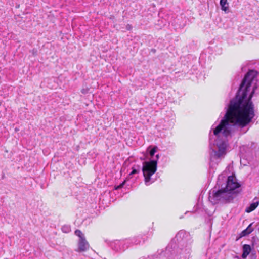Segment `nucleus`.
<instances>
[{"label":"nucleus","mask_w":259,"mask_h":259,"mask_svg":"<svg viewBox=\"0 0 259 259\" xmlns=\"http://www.w3.org/2000/svg\"><path fill=\"white\" fill-rule=\"evenodd\" d=\"M256 72L250 71L245 76L235 98L230 101L227 112L221 122L212 128L215 136L211 142V157L220 158L226 154V138L231 135L235 125L244 127L253 118L254 105L251 98L257 88Z\"/></svg>","instance_id":"f257e3e1"},{"label":"nucleus","mask_w":259,"mask_h":259,"mask_svg":"<svg viewBox=\"0 0 259 259\" xmlns=\"http://www.w3.org/2000/svg\"><path fill=\"white\" fill-rule=\"evenodd\" d=\"M209 199L213 204L219 203H227L232 201L233 196L230 192L226 191L224 188H222L218 191L212 190L209 193Z\"/></svg>","instance_id":"f03ea898"},{"label":"nucleus","mask_w":259,"mask_h":259,"mask_svg":"<svg viewBox=\"0 0 259 259\" xmlns=\"http://www.w3.org/2000/svg\"><path fill=\"white\" fill-rule=\"evenodd\" d=\"M157 161L155 160L143 163L142 172L145 183L147 186L150 185L154 181L151 177L157 170Z\"/></svg>","instance_id":"7ed1b4c3"},{"label":"nucleus","mask_w":259,"mask_h":259,"mask_svg":"<svg viewBox=\"0 0 259 259\" xmlns=\"http://www.w3.org/2000/svg\"><path fill=\"white\" fill-rule=\"evenodd\" d=\"M240 187L239 184L237 182L236 178L233 176H229L227 179V184L224 189L230 192L232 195L235 193V190Z\"/></svg>","instance_id":"20e7f679"},{"label":"nucleus","mask_w":259,"mask_h":259,"mask_svg":"<svg viewBox=\"0 0 259 259\" xmlns=\"http://www.w3.org/2000/svg\"><path fill=\"white\" fill-rule=\"evenodd\" d=\"M90 245L85 238L79 239L78 241V248L76 250L77 252H84L89 249Z\"/></svg>","instance_id":"39448f33"},{"label":"nucleus","mask_w":259,"mask_h":259,"mask_svg":"<svg viewBox=\"0 0 259 259\" xmlns=\"http://www.w3.org/2000/svg\"><path fill=\"white\" fill-rule=\"evenodd\" d=\"M259 201H257L256 202H253L251 203L250 206L246 208L245 211L247 213H249L252 211H253L258 205Z\"/></svg>","instance_id":"423d86ee"},{"label":"nucleus","mask_w":259,"mask_h":259,"mask_svg":"<svg viewBox=\"0 0 259 259\" xmlns=\"http://www.w3.org/2000/svg\"><path fill=\"white\" fill-rule=\"evenodd\" d=\"M220 4L221 7V9L227 12L229 9V4L227 0H220Z\"/></svg>","instance_id":"0eeeda50"},{"label":"nucleus","mask_w":259,"mask_h":259,"mask_svg":"<svg viewBox=\"0 0 259 259\" xmlns=\"http://www.w3.org/2000/svg\"><path fill=\"white\" fill-rule=\"evenodd\" d=\"M252 224H250L246 229L243 230L241 233V236H244L247 234H249L253 231V229L251 228Z\"/></svg>","instance_id":"6e6552de"},{"label":"nucleus","mask_w":259,"mask_h":259,"mask_svg":"<svg viewBox=\"0 0 259 259\" xmlns=\"http://www.w3.org/2000/svg\"><path fill=\"white\" fill-rule=\"evenodd\" d=\"M75 234L79 237V239H84L85 238L84 234L82 233V232L79 230H76L75 231Z\"/></svg>","instance_id":"1a4fd4ad"},{"label":"nucleus","mask_w":259,"mask_h":259,"mask_svg":"<svg viewBox=\"0 0 259 259\" xmlns=\"http://www.w3.org/2000/svg\"><path fill=\"white\" fill-rule=\"evenodd\" d=\"M243 252L246 253V254H249L251 250V248L249 245L245 244L243 247Z\"/></svg>","instance_id":"9d476101"},{"label":"nucleus","mask_w":259,"mask_h":259,"mask_svg":"<svg viewBox=\"0 0 259 259\" xmlns=\"http://www.w3.org/2000/svg\"><path fill=\"white\" fill-rule=\"evenodd\" d=\"M157 147H154L153 148H152L150 151V155L151 156H153L154 154L156 152V149Z\"/></svg>","instance_id":"9b49d317"},{"label":"nucleus","mask_w":259,"mask_h":259,"mask_svg":"<svg viewBox=\"0 0 259 259\" xmlns=\"http://www.w3.org/2000/svg\"><path fill=\"white\" fill-rule=\"evenodd\" d=\"M224 177L223 175H219V177H218V185H220V180H222L223 179Z\"/></svg>","instance_id":"f8f14e48"},{"label":"nucleus","mask_w":259,"mask_h":259,"mask_svg":"<svg viewBox=\"0 0 259 259\" xmlns=\"http://www.w3.org/2000/svg\"><path fill=\"white\" fill-rule=\"evenodd\" d=\"M124 183H125V181H124L122 184H121L120 185H119L117 187H116L115 189H118L122 188L123 187V186L124 185Z\"/></svg>","instance_id":"ddd939ff"},{"label":"nucleus","mask_w":259,"mask_h":259,"mask_svg":"<svg viewBox=\"0 0 259 259\" xmlns=\"http://www.w3.org/2000/svg\"><path fill=\"white\" fill-rule=\"evenodd\" d=\"M138 171L137 170H136V169H133L132 171L131 172L130 175H133V174H136V173H138Z\"/></svg>","instance_id":"4468645a"},{"label":"nucleus","mask_w":259,"mask_h":259,"mask_svg":"<svg viewBox=\"0 0 259 259\" xmlns=\"http://www.w3.org/2000/svg\"><path fill=\"white\" fill-rule=\"evenodd\" d=\"M248 254H246V252H243V254H242V257H243V258H246V257H247V256Z\"/></svg>","instance_id":"2eb2a0df"},{"label":"nucleus","mask_w":259,"mask_h":259,"mask_svg":"<svg viewBox=\"0 0 259 259\" xmlns=\"http://www.w3.org/2000/svg\"><path fill=\"white\" fill-rule=\"evenodd\" d=\"M156 158H157V159H158V158H159V155H156Z\"/></svg>","instance_id":"dca6fc26"}]
</instances>
